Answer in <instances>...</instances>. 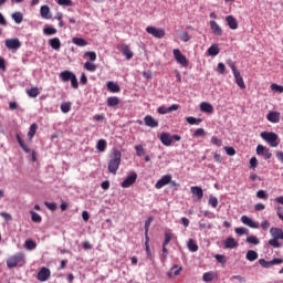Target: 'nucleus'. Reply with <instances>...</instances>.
<instances>
[{"mask_svg":"<svg viewBox=\"0 0 283 283\" xmlns=\"http://www.w3.org/2000/svg\"><path fill=\"white\" fill-rule=\"evenodd\" d=\"M261 138L269 143L270 147H277L280 145V137L273 132H263L261 133Z\"/></svg>","mask_w":283,"mask_h":283,"instance_id":"7ed1b4c3","label":"nucleus"},{"mask_svg":"<svg viewBox=\"0 0 283 283\" xmlns=\"http://www.w3.org/2000/svg\"><path fill=\"white\" fill-rule=\"evenodd\" d=\"M270 233H271L272 238H275L276 240H283L282 228H271Z\"/></svg>","mask_w":283,"mask_h":283,"instance_id":"5701e85b","label":"nucleus"},{"mask_svg":"<svg viewBox=\"0 0 283 283\" xmlns=\"http://www.w3.org/2000/svg\"><path fill=\"white\" fill-rule=\"evenodd\" d=\"M190 191L192 196H196V198H198V200H202V198L205 197V191L199 186H192L190 188Z\"/></svg>","mask_w":283,"mask_h":283,"instance_id":"f3484780","label":"nucleus"},{"mask_svg":"<svg viewBox=\"0 0 283 283\" xmlns=\"http://www.w3.org/2000/svg\"><path fill=\"white\" fill-rule=\"evenodd\" d=\"M247 242H248V244L258 245V244H260V239H258V237H255V235H250L247 238Z\"/></svg>","mask_w":283,"mask_h":283,"instance_id":"8fccbe9b","label":"nucleus"},{"mask_svg":"<svg viewBox=\"0 0 283 283\" xmlns=\"http://www.w3.org/2000/svg\"><path fill=\"white\" fill-rule=\"evenodd\" d=\"M25 264V255L23 253H17L7 260L8 269H15V266H23Z\"/></svg>","mask_w":283,"mask_h":283,"instance_id":"f03ea898","label":"nucleus"},{"mask_svg":"<svg viewBox=\"0 0 283 283\" xmlns=\"http://www.w3.org/2000/svg\"><path fill=\"white\" fill-rule=\"evenodd\" d=\"M120 150L115 149L112 154V158L108 163V171L109 174H113L116 176V172L118 171V167H120V158H122Z\"/></svg>","mask_w":283,"mask_h":283,"instance_id":"f257e3e1","label":"nucleus"},{"mask_svg":"<svg viewBox=\"0 0 283 283\" xmlns=\"http://www.w3.org/2000/svg\"><path fill=\"white\" fill-rule=\"evenodd\" d=\"M84 70H87V72H96V64L92 62H85Z\"/></svg>","mask_w":283,"mask_h":283,"instance_id":"09e8293b","label":"nucleus"},{"mask_svg":"<svg viewBox=\"0 0 283 283\" xmlns=\"http://www.w3.org/2000/svg\"><path fill=\"white\" fill-rule=\"evenodd\" d=\"M174 140H177V143H178V142L182 140V137H180V135H171L169 133H161L160 142L166 147H171V144L174 143Z\"/></svg>","mask_w":283,"mask_h":283,"instance_id":"20e7f679","label":"nucleus"},{"mask_svg":"<svg viewBox=\"0 0 283 283\" xmlns=\"http://www.w3.org/2000/svg\"><path fill=\"white\" fill-rule=\"evenodd\" d=\"M84 56H88L91 63H94L96 61V52L94 51H87Z\"/></svg>","mask_w":283,"mask_h":283,"instance_id":"6e6d98bb","label":"nucleus"},{"mask_svg":"<svg viewBox=\"0 0 283 283\" xmlns=\"http://www.w3.org/2000/svg\"><path fill=\"white\" fill-rule=\"evenodd\" d=\"M250 167H251V169H255V167H258V158L252 157L250 159Z\"/></svg>","mask_w":283,"mask_h":283,"instance_id":"774afa93","label":"nucleus"},{"mask_svg":"<svg viewBox=\"0 0 283 283\" xmlns=\"http://www.w3.org/2000/svg\"><path fill=\"white\" fill-rule=\"evenodd\" d=\"M146 32L155 39H165V29H158L156 27H147Z\"/></svg>","mask_w":283,"mask_h":283,"instance_id":"0eeeda50","label":"nucleus"},{"mask_svg":"<svg viewBox=\"0 0 283 283\" xmlns=\"http://www.w3.org/2000/svg\"><path fill=\"white\" fill-rule=\"evenodd\" d=\"M208 54L210 56H218V54H220V49L218 48V45H211L209 49H208Z\"/></svg>","mask_w":283,"mask_h":283,"instance_id":"4c0bfd02","label":"nucleus"},{"mask_svg":"<svg viewBox=\"0 0 283 283\" xmlns=\"http://www.w3.org/2000/svg\"><path fill=\"white\" fill-rule=\"evenodd\" d=\"M4 45L7 50H11V52H17L21 48V40L19 38L7 39L4 41Z\"/></svg>","mask_w":283,"mask_h":283,"instance_id":"423d86ee","label":"nucleus"},{"mask_svg":"<svg viewBox=\"0 0 283 283\" xmlns=\"http://www.w3.org/2000/svg\"><path fill=\"white\" fill-rule=\"evenodd\" d=\"M137 178H138V175H136V172L130 174V175L122 182L123 189H127V188L132 187V185H134V182H136Z\"/></svg>","mask_w":283,"mask_h":283,"instance_id":"ddd939ff","label":"nucleus"},{"mask_svg":"<svg viewBox=\"0 0 283 283\" xmlns=\"http://www.w3.org/2000/svg\"><path fill=\"white\" fill-rule=\"evenodd\" d=\"M206 132L205 128H198L197 130H195L193 136L196 137H200V136H206Z\"/></svg>","mask_w":283,"mask_h":283,"instance_id":"69168bd1","label":"nucleus"},{"mask_svg":"<svg viewBox=\"0 0 283 283\" xmlns=\"http://www.w3.org/2000/svg\"><path fill=\"white\" fill-rule=\"evenodd\" d=\"M172 54L175 61H177L179 65H182V67H189V60H187V56L182 54V52H180L179 49H174Z\"/></svg>","mask_w":283,"mask_h":283,"instance_id":"39448f33","label":"nucleus"},{"mask_svg":"<svg viewBox=\"0 0 283 283\" xmlns=\"http://www.w3.org/2000/svg\"><path fill=\"white\" fill-rule=\"evenodd\" d=\"M180 271H182V266L179 268L178 264L172 265L170 272H168V277H174V275H180Z\"/></svg>","mask_w":283,"mask_h":283,"instance_id":"c85d7f7f","label":"nucleus"},{"mask_svg":"<svg viewBox=\"0 0 283 283\" xmlns=\"http://www.w3.org/2000/svg\"><path fill=\"white\" fill-rule=\"evenodd\" d=\"M144 122L147 127H151V128L158 127V120L154 119L151 115H146L144 117Z\"/></svg>","mask_w":283,"mask_h":283,"instance_id":"aec40b11","label":"nucleus"},{"mask_svg":"<svg viewBox=\"0 0 283 283\" xmlns=\"http://www.w3.org/2000/svg\"><path fill=\"white\" fill-rule=\"evenodd\" d=\"M15 138H17L21 149H23V151H25V154H30V147H28V145H25V142H23V138H21V135L17 134Z\"/></svg>","mask_w":283,"mask_h":283,"instance_id":"bb28decb","label":"nucleus"},{"mask_svg":"<svg viewBox=\"0 0 283 283\" xmlns=\"http://www.w3.org/2000/svg\"><path fill=\"white\" fill-rule=\"evenodd\" d=\"M135 151L137 156H145V148H143V145L135 146Z\"/></svg>","mask_w":283,"mask_h":283,"instance_id":"4d7b16f0","label":"nucleus"},{"mask_svg":"<svg viewBox=\"0 0 283 283\" xmlns=\"http://www.w3.org/2000/svg\"><path fill=\"white\" fill-rule=\"evenodd\" d=\"M226 21L230 30H238V20L233 15H227Z\"/></svg>","mask_w":283,"mask_h":283,"instance_id":"412c9836","label":"nucleus"},{"mask_svg":"<svg viewBox=\"0 0 283 283\" xmlns=\"http://www.w3.org/2000/svg\"><path fill=\"white\" fill-rule=\"evenodd\" d=\"M72 43L78 48H85V45H87V41H85L83 38H73Z\"/></svg>","mask_w":283,"mask_h":283,"instance_id":"473e14b6","label":"nucleus"},{"mask_svg":"<svg viewBox=\"0 0 283 283\" xmlns=\"http://www.w3.org/2000/svg\"><path fill=\"white\" fill-rule=\"evenodd\" d=\"M202 280L203 282H213V280H216V272L210 271V272L203 273Z\"/></svg>","mask_w":283,"mask_h":283,"instance_id":"c756f323","label":"nucleus"},{"mask_svg":"<svg viewBox=\"0 0 283 283\" xmlns=\"http://www.w3.org/2000/svg\"><path fill=\"white\" fill-rule=\"evenodd\" d=\"M200 111L206 114H213V105L210 103L203 102L200 104Z\"/></svg>","mask_w":283,"mask_h":283,"instance_id":"393cba45","label":"nucleus"},{"mask_svg":"<svg viewBox=\"0 0 283 283\" xmlns=\"http://www.w3.org/2000/svg\"><path fill=\"white\" fill-rule=\"evenodd\" d=\"M30 214H31V220L32 222H36V223H41L43 218H41V216L34 211H30Z\"/></svg>","mask_w":283,"mask_h":283,"instance_id":"37998d69","label":"nucleus"},{"mask_svg":"<svg viewBox=\"0 0 283 283\" xmlns=\"http://www.w3.org/2000/svg\"><path fill=\"white\" fill-rule=\"evenodd\" d=\"M97 151H105L107 149V142L105 139H99L97 142Z\"/></svg>","mask_w":283,"mask_h":283,"instance_id":"79ce46f5","label":"nucleus"},{"mask_svg":"<svg viewBox=\"0 0 283 283\" xmlns=\"http://www.w3.org/2000/svg\"><path fill=\"white\" fill-rule=\"evenodd\" d=\"M108 107H116V105H119L120 99L116 96H111L106 101Z\"/></svg>","mask_w":283,"mask_h":283,"instance_id":"7c9ffc66","label":"nucleus"},{"mask_svg":"<svg viewBox=\"0 0 283 283\" xmlns=\"http://www.w3.org/2000/svg\"><path fill=\"white\" fill-rule=\"evenodd\" d=\"M256 198H259L260 200H269V195H266V191L264 190H259L256 192Z\"/></svg>","mask_w":283,"mask_h":283,"instance_id":"864d4df0","label":"nucleus"},{"mask_svg":"<svg viewBox=\"0 0 283 283\" xmlns=\"http://www.w3.org/2000/svg\"><path fill=\"white\" fill-rule=\"evenodd\" d=\"M43 32L46 36H52V34H56V29L54 27H46Z\"/></svg>","mask_w":283,"mask_h":283,"instance_id":"3c124183","label":"nucleus"},{"mask_svg":"<svg viewBox=\"0 0 283 283\" xmlns=\"http://www.w3.org/2000/svg\"><path fill=\"white\" fill-rule=\"evenodd\" d=\"M36 135V124H32L29 128L28 138L29 140H32L34 136Z\"/></svg>","mask_w":283,"mask_h":283,"instance_id":"58836bf2","label":"nucleus"},{"mask_svg":"<svg viewBox=\"0 0 283 283\" xmlns=\"http://www.w3.org/2000/svg\"><path fill=\"white\" fill-rule=\"evenodd\" d=\"M44 205H45V207H46L48 209H50V211H56V209H57V206H56V203H54V202H48V201H45Z\"/></svg>","mask_w":283,"mask_h":283,"instance_id":"680f3d73","label":"nucleus"},{"mask_svg":"<svg viewBox=\"0 0 283 283\" xmlns=\"http://www.w3.org/2000/svg\"><path fill=\"white\" fill-rule=\"evenodd\" d=\"M60 109L63 114H67L72 109V103L64 102L61 104Z\"/></svg>","mask_w":283,"mask_h":283,"instance_id":"e433bc0d","label":"nucleus"},{"mask_svg":"<svg viewBox=\"0 0 283 283\" xmlns=\"http://www.w3.org/2000/svg\"><path fill=\"white\" fill-rule=\"evenodd\" d=\"M188 249H189V251H191V253H196V251H198V244H196L193 239H189Z\"/></svg>","mask_w":283,"mask_h":283,"instance_id":"c03bdc74","label":"nucleus"},{"mask_svg":"<svg viewBox=\"0 0 283 283\" xmlns=\"http://www.w3.org/2000/svg\"><path fill=\"white\" fill-rule=\"evenodd\" d=\"M186 120L189 125H200V123H202V118H196L193 116L187 117Z\"/></svg>","mask_w":283,"mask_h":283,"instance_id":"a19ab883","label":"nucleus"},{"mask_svg":"<svg viewBox=\"0 0 283 283\" xmlns=\"http://www.w3.org/2000/svg\"><path fill=\"white\" fill-rule=\"evenodd\" d=\"M210 30L212 31V34H214V36H222V27H220L218 22L211 20Z\"/></svg>","mask_w":283,"mask_h":283,"instance_id":"dca6fc26","label":"nucleus"},{"mask_svg":"<svg viewBox=\"0 0 283 283\" xmlns=\"http://www.w3.org/2000/svg\"><path fill=\"white\" fill-rule=\"evenodd\" d=\"M211 143H212V145H216V147H222V139H220V138H218L216 136H213L211 138Z\"/></svg>","mask_w":283,"mask_h":283,"instance_id":"bf43d9fd","label":"nucleus"},{"mask_svg":"<svg viewBox=\"0 0 283 283\" xmlns=\"http://www.w3.org/2000/svg\"><path fill=\"white\" fill-rule=\"evenodd\" d=\"M271 90L273 92H279V94H283V86L282 85H277L275 83L271 84Z\"/></svg>","mask_w":283,"mask_h":283,"instance_id":"5fc2aeb1","label":"nucleus"},{"mask_svg":"<svg viewBox=\"0 0 283 283\" xmlns=\"http://www.w3.org/2000/svg\"><path fill=\"white\" fill-rule=\"evenodd\" d=\"M283 259L276 258L273 259L272 261H266L264 259L259 260V264L263 266V269H271V266H275V264H282Z\"/></svg>","mask_w":283,"mask_h":283,"instance_id":"6e6552de","label":"nucleus"},{"mask_svg":"<svg viewBox=\"0 0 283 283\" xmlns=\"http://www.w3.org/2000/svg\"><path fill=\"white\" fill-rule=\"evenodd\" d=\"M49 45L52 48V50H61V40L59 38H53L49 40Z\"/></svg>","mask_w":283,"mask_h":283,"instance_id":"a878e982","label":"nucleus"},{"mask_svg":"<svg viewBox=\"0 0 283 283\" xmlns=\"http://www.w3.org/2000/svg\"><path fill=\"white\" fill-rule=\"evenodd\" d=\"M171 182V175H165L163 176L155 185L156 189H163V187H166V185H169Z\"/></svg>","mask_w":283,"mask_h":283,"instance_id":"4468645a","label":"nucleus"},{"mask_svg":"<svg viewBox=\"0 0 283 283\" xmlns=\"http://www.w3.org/2000/svg\"><path fill=\"white\" fill-rule=\"evenodd\" d=\"M24 247L28 251H34V249H36V242H34L32 239H28Z\"/></svg>","mask_w":283,"mask_h":283,"instance_id":"c9c22d12","label":"nucleus"},{"mask_svg":"<svg viewBox=\"0 0 283 283\" xmlns=\"http://www.w3.org/2000/svg\"><path fill=\"white\" fill-rule=\"evenodd\" d=\"M75 74L72 71H63L60 73V78L63 83H67L74 78Z\"/></svg>","mask_w":283,"mask_h":283,"instance_id":"a211bd4d","label":"nucleus"},{"mask_svg":"<svg viewBox=\"0 0 283 283\" xmlns=\"http://www.w3.org/2000/svg\"><path fill=\"white\" fill-rule=\"evenodd\" d=\"M154 220V218H148L145 221V238H149V227H151V221Z\"/></svg>","mask_w":283,"mask_h":283,"instance_id":"a18cd8bd","label":"nucleus"},{"mask_svg":"<svg viewBox=\"0 0 283 283\" xmlns=\"http://www.w3.org/2000/svg\"><path fill=\"white\" fill-rule=\"evenodd\" d=\"M241 222L243 224H247V227H250L251 229H260V223L253 221L251 218L247 216L241 217Z\"/></svg>","mask_w":283,"mask_h":283,"instance_id":"2eb2a0df","label":"nucleus"},{"mask_svg":"<svg viewBox=\"0 0 283 283\" xmlns=\"http://www.w3.org/2000/svg\"><path fill=\"white\" fill-rule=\"evenodd\" d=\"M59 6H66V7H72L73 2L72 0H57Z\"/></svg>","mask_w":283,"mask_h":283,"instance_id":"0e129e2a","label":"nucleus"},{"mask_svg":"<svg viewBox=\"0 0 283 283\" xmlns=\"http://www.w3.org/2000/svg\"><path fill=\"white\" fill-rule=\"evenodd\" d=\"M117 50H119V52H122L123 56H125L127 59V61H129L130 59L134 57V52H132V50H129V45H127V44H118Z\"/></svg>","mask_w":283,"mask_h":283,"instance_id":"9d476101","label":"nucleus"},{"mask_svg":"<svg viewBox=\"0 0 283 283\" xmlns=\"http://www.w3.org/2000/svg\"><path fill=\"white\" fill-rule=\"evenodd\" d=\"M71 85L73 90H78V78H76V75L71 80Z\"/></svg>","mask_w":283,"mask_h":283,"instance_id":"338daca9","label":"nucleus"},{"mask_svg":"<svg viewBox=\"0 0 283 283\" xmlns=\"http://www.w3.org/2000/svg\"><path fill=\"white\" fill-rule=\"evenodd\" d=\"M233 76L235 78L237 85H239V87L241 90H247V84H244V78H242V75L240 74V71L237 72V73H233Z\"/></svg>","mask_w":283,"mask_h":283,"instance_id":"4be33fe9","label":"nucleus"},{"mask_svg":"<svg viewBox=\"0 0 283 283\" xmlns=\"http://www.w3.org/2000/svg\"><path fill=\"white\" fill-rule=\"evenodd\" d=\"M270 247H273V249H282V243H280L279 239H275L274 237L269 240Z\"/></svg>","mask_w":283,"mask_h":283,"instance_id":"ea45409f","label":"nucleus"},{"mask_svg":"<svg viewBox=\"0 0 283 283\" xmlns=\"http://www.w3.org/2000/svg\"><path fill=\"white\" fill-rule=\"evenodd\" d=\"M50 275H52V272H50V269L42 268L38 272V280H39V282H48L50 280Z\"/></svg>","mask_w":283,"mask_h":283,"instance_id":"9b49d317","label":"nucleus"},{"mask_svg":"<svg viewBox=\"0 0 283 283\" xmlns=\"http://www.w3.org/2000/svg\"><path fill=\"white\" fill-rule=\"evenodd\" d=\"M178 109H180V105L178 104H172L170 107H166V106H159L157 112L158 114H171V112H178Z\"/></svg>","mask_w":283,"mask_h":283,"instance_id":"f8f14e48","label":"nucleus"},{"mask_svg":"<svg viewBox=\"0 0 283 283\" xmlns=\"http://www.w3.org/2000/svg\"><path fill=\"white\" fill-rule=\"evenodd\" d=\"M224 249H235L238 248V241H235V239H233V237L227 238L224 240Z\"/></svg>","mask_w":283,"mask_h":283,"instance_id":"b1692460","label":"nucleus"},{"mask_svg":"<svg viewBox=\"0 0 283 283\" xmlns=\"http://www.w3.org/2000/svg\"><path fill=\"white\" fill-rule=\"evenodd\" d=\"M235 233L237 235H249V229L241 227V228H235Z\"/></svg>","mask_w":283,"mask_h":283,"instance_id":"603ef678","label":"nucleus"},{"mask_svg":"<svg viewBox=\"0 0 283 283\" xmlns=\"http://www.w3.org/2000/svg\"><path fill=\"white\" fill-rule=\"evenodd\" d=\"M145 247H146L147 258H149V260H151V250L149 249V237L146 238Z\"/></svg>","mask_w":283,"mask_h":283,"instance_id":"13d9d810","label":"nucleus"},{"mask_svg":"<svg viewBox=\"0 0 283 283\" xmlns=\"http://www.w3.org/2000/svg\"><path fill=\"white\" fill-rule=\"evenodd\" d=\"M12 19L15 23H22L23 22V13L21 12H14L12 14Z\"/></svg>","mask_w":283,"mask_h":283,"instance_id":"49530a36","label":"nucleus"},{"mask_svg":"<svg viewBox=\"0 0 283 283\" xmlns=\"http://www.w3.org/2000/svg\"><path fill=\"white\" fill-rule=\"evenodd\" d=\"M208 203L211 205L213 209H216V207H218V198L211 196L208 200Z\"/></svg>","mask_w":283,"mask_h":283,"instance_id":"052dcab7","label":"nucleus"},{"mask_svg":"<svg viewBox=\"0 0 283 283\" xmlns=\"http://www.w3.org/2000/svg\"><path fill=\"white\" fill-rule=\"evenodd\" d=\"M224 151L228 154V156H235V148L234 147H224Z\"/></svg>","mask_w":283,"mask_h":283,"instance_id":"e2e57ef3","label":"nucleus"},{"mask_svg":"<svg viewBox=\"0 0 283 283\" xmlns=\"http://www.w3.org/2000/svg\"><path fill=\"white\" fill-rule=\"evenodd\" d=\"M27 94H28V96H30V98H36V96H39V94H41V91H39V87H32L27 91Z\"/></svg>","mask_w":283,"mask_h":283,"instance_id":"72a5a7b5","label":"nucleus"},{"mask_svg":"<svg viewBox=\"0 0 283 283\" xmlns=\"http://www.w3.org/2000/svg\"><path fill=\"white\" fill-rule=\"evenodd\" d=\"M42 19H52V15H50V7L43 6L40 9Z\"/></svg>","mask_w":283,"mask_h":283,"instance_id":"2f4dec72","label":"nucleus"},{"mask_svg":"<svg viewBox=\"0 0 283 283\" xmlns=\"http://www.w3.org/2000/svg\"><path fill=\"white\" fill-rule=\"evenodd\" d=\"M256 154L258 156H263L265 160H271L273 157V154H271V150L263 145H258L256 147Z\"/></svg>","mask_w":283,"mask_h":283,"instance_id":"1a4fd4ad","label":"nucleus"},{"mask_svg":"<svg viewBox=\"0 0 283 283\" xmlns=\"http://www.w3.org/2000/svg\"><path fill=\"white\" fill-rule=\"evenodd\" d=\"M245 258H247V260H249V262H255V260L258 259V252H255L253 250H249L247 252Z\"/></svg>","mask_w":283,"mask_h":283,"instance_id":"f704fd0d","label":"nucleus"},{"mask_svg":"<svg viewBox=\"0 0 283 283\" xmlns=\"http://www.w3.org/2000/svg\"><path fill=\"white\" fill-rule=\"evenodd\" d=\"M106 86L108 92H112L113 94L120 92V86L114 82H108Z\"/></svg>","mask_w":283,"mask_h":283,"instance_id":"cd10ccee","label":"nucleus"},{"mask_svg":"<svg viewBox=\"0 0 283 283\" xmlns=\"http://www.w3.org/2000/svg\"><path fill=\"white\" fill-rule=\"evenodd\" d=\"M174 239V234L169 231L165 232V239H164V247H167V244H169V242H171V240Z\"/></svg>","mask_w":283,"mask_h":283,"instance_id":"de8ad7c7","label":"nucleus"},{"mask_svg":"<svg viewBox=\"0 0 283 283\" xmlns=\"http://www.w3.org/2000/svg\"><path fill=\"white\" fill-rule=\"evenodd\" d=\"M266 119L269 120V123H280V112L277 111H272L266 115Z\"/></svg>","mask_w":283,"mask_h":283,"instance_id":"6ab92c4d","label":"nucleus"}]
</instances>
